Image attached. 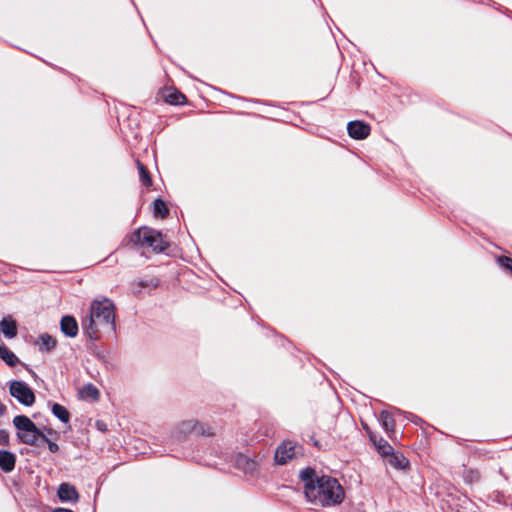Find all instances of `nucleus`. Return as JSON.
Wrapping results in <instances>:
<instances>
[{
	"label": "nucleus",
	"mask_w": 512,
	"mask_h": 512,
	"mask_svg": "<svg viewBox=\"0 0 512 512\" xmlns=\"http://www.w3.org/2000/svg\"><path fill=\"white\" fill-rule=\"evenodd\" d=\"M300 479L306 499L311 503L331 507L342 503L345 497L344 489L337 479L327 475L318 476L312 468L303 469Z\"/></svg>",
	"instance_id": "obj_1"
},
{
	"label": "nucleus",
	"mask_w": 512,
	"mask_h": 512,
	"mask_svg": "<svg viewBox=\"0 0 512 512\" xmlns=\"http://www.w3.org/2000/svg\"><path fill=\"white\" fill-rule=\"evenodd\" d=\"M115 317V305L110 299H95L89 314L82 320V329L90 339H97L100 329L115 332Z\"/></svg>",
	"instance_id": "obj_2"
},
{
	"label": "nucleus",
	"mask_w": 512,
	"mask_h": 512,
	"mask_svg": "<svg viewBox=\"0 0 512 512\" xmlns=\"http://www.w3.org/2000/svg\"><path fill=\"white\" fill-rule=\"evenodd\" d=\"M128 242L138 248H150L155 253H161L169 246L161 232L146 226L133 232Z\"/></svg>",
	"instance_id": "obj_3"
},
{
	"label": "nucleus",
	"mask_w": 512,
	"mask_h": 512,
	"mask_svg": "<svg viewBox=\"0 0 512 512\" xmlns=\"http://www.w3.org/2000/svg\"><path fill=\"white\" fill-rule=\"evenodd\" d=\"M13 424L17 429V438L19 442L29 445L36 446L38 441L41 440V432L35 423L25 415H17L13 419Z\"/></svg>",
	"instance_id": "obj_4"
},
{
	"label": "nucleus",
	"mask_w": 512,
	"mask_h": 512,
	"mask_svg": "<svg viewBox=\"0 0 512 512\" xmlns=\"http://www.w3.org/2000/svg\"><path fill=\"white\" fill-rule=\"evenodd\" d=\"M9 392L12 397L25 406H32L35 402L33 390L23 381H11L9 383Z\"/></svg>",
	"instance_id": "obj_5"
},
{
	"label": "nucleus",
	"mask_w": 512,
	"mask_h": 512,
	"mask_svg": "<svg viewBox=\"0 0 512 512\" xmlns=\"http://www.w3.org/2000/svg\"><path fill=\"white\" fill-rule=\"evenodd\" d=\"M194 430L195 420L182 421L172 430L170 438L173 442H180L194 433Z\"/></svg>",
	"instance_id": "obj_6"
},
{
	"label": "nucleus",
	"mask_w": 512,
	"mask_h": 512,
	"mask_svg": "<svg viewBox=\"0 0 512 512\" xmlns=\"http://www.w3.org/2000/svg\"><path fill=\"white\" fill-rule=\"evenodd\" d=\"M370 126L362 121H351L347 125V131L351 138L362 140L370 134Z\"/></svg>",
	"instance_id": "obj_7"
},
{
	"label": "nucleus",
	"mask_w": 512,
	"mask_h": 512,
	"mask_svg": "<svg viewBox=\"0 0 512 512\" xmlns=\"http://www.w3.org/2000/svg\"><path fill=\"white\" fill-rule=\"evenodd\" d=\"M295 455V446L291 442H283L275 452L277 464L284 465Z\"/></svg>",
	"instance_id": "obj_8"
},
{
	"label": "nucleus",
	"mask_w": 512,
	"mask_h": 512,
	"mask_svg": "<svg viewBox=\"0 0 512 512\" xmlns=\"http://www.w3.org/2000/svg\"><path fill=\"white\" fill-rule=\"evenodd\" d=\"M57 495L62 502H77L79 500V493L75 486L70 483H61L58 487Z\"/></svg>",
	"instance_id": "obj_9"
},
{
	"label": "nucleus",
	"mask_w": 512,
	"mask_h": 512,
	"mask_svg": "<svg viewBox=\"0 0 512 512\" xmlns=\"http://www.w3.org/2000/svg\"><path fill=\"white\" fill-rule=\"evenodd\" d=\"M60 328L64 335L74 338L78 334V323L73 316L66 315L60 321Z\"/></svg>",
	"instance_id": "obj_10"
},
{
	"label": "nucleus",
	"mask_w": 512,
	"mask_h": 512,
	"mask_svg": "<svg viewBox=\"0 0 512 512\" xmlns=\"http://www.w3.org/2000/svg\"><path fill=\"white\" fill-rule=\"evenodd\" d=\"M16 464V456L7 450H0V468L3 472L9 473L14 470Z\"/></svg>",
	"instance_id": "obj_11"
},
{
	"label": "nucleus",
	"mask_w": 512,
	"mask_h": 512,
	"mask_svg": "<svg viewBox=\"0 0 512 512\" xmlns=\"http://www.w3.org/2000/svg\"><path fill=\"white\" fill-rule=\"evenodd\" d=\"M40 351L50 352L55 349L57 341L48 333H43L39 336L36 343Z\"/></svg>",
	"instance_id": "obj_12"
},
{
	"label": "nucleus",
	"mask_w": 512,
	"mask_h": 512,
	"mask_svg": "<svg viewBox=\"0 0 512 512\" xmlns=\"http://www.w3.org/2000/svg\"><path fill=\"white\" fill-rule=\"evenodd\" d=\"M380 422L389 437L395 433V420L389 411H382L380 413Z\"/></svg>",
	"instance_id": "obj_13"
},
{
	"label": "nucleus",
	"mask_w": 512,
	"mask_h": 512,
	"mask_svg": "<svg viewBox=\"0 0 512 512\" xmlns=\"http://www.w3.org/2000/svg\"><path fill=\"white\" fill-rule=\"evenodd\" d=\"M0 358L10 367H15L19 358L4 344H0Z\"/></svg>",
	"instance_id": "obj_14"
},
{
	"label": "nucleus",
	"mask_w": 512,
	"mask_h": 512,
	"mask_svg": "<svg viewBox=\"0 0 512 512\" xmlns=\"http://www.w3.org/2000/svg\"><path fill=\"white\" fill-rule=\"evenodd\" d=\"M1 332L8 338H13L17 335V325L13 320L3 319L0 322Z\"/></svg>",
	"instance_id": "obj_15"
},
{
	"label": "nucleus",
	"mask_w": 512,
	"mask_h": 512,
	"mask_svg": "<svg viewBox=\"0 0 512 512\" xmlns=\"http://www.w3.org/2000/svg\"><path fill=\"white\" fill-rule=\"evenodd\" d=\"M370 439L376 445L378 452L382 456H389L394 451L393 447L383 438H379V440H377L375 436H370Z\"/></svg>",
	"instance_id": "obj_16"
},
{
	"label": "nucleus",
	"mask_w": 512,
	"mask_h": 512,
	"mask_svg": "<svg viewBox=\"0 0 512 512\" xmlns=\"http://www.w3.org/2000/svg\"><path fill=\"white\" fill-rule=\"evenodd\" d=\"M51 411L53 415L58 418L61 422L67 423L70 419V414L68 410L61 404L54 403L52 405Z\"/></svg>",
	"instance_id": "obj_17"
},
{
	"label": "nucleus",
	"mask_w": 512,
	"mask_h": 512,
	"mask_svg": "<svg viewBox=\"0 0 512 512\" xmlns=\"http://www.w3.org/2000/svg\"><path fill=\"white\" fill-rule=\"evenodd\" d=\"M389 464L395 468L403 469L408 465V460L400 453H394L389 455Z\"/></svg>",
	"instance_id": "obj_18"
},
{
	"label": "nucleus",
	"mask_w": 512,
	"mask_h": 512,
	"mask_svg": "<svg viewBox=\"0 0 512 512\" xmlns=\"http://www.w3.org/2000/svg\"><path fill=\"white\" fill-rule=\"evenodd\" d=\"M153 207H154V215L156 217H160V218L164 219L168 216L169 209H168L166 203L162 199H160V198L156 199L154 201Z\"/></svg>",
	"instance_id": "obj_19"
},
{
	"label": "nucleus",
	"mask_w": 512,
	"mask_h": 512,
	"mask_svg": "<svg viewBox=\"0 0 512 512\" xmlns=\"http://www.w3.org/2000/svg\"><path fill=\"white\" fill-rule=\"evenodd\" d=\"M81 395L84 399L91 398L97 400L100 396V392L96 386L89 383L82 388Z\"/></svg>",
	"instance_id": "obj_20"
},
{
	"label": "nucleus",
	"mask_w": 512,
	"mask_h": 512,
	"mask_svg": "<svg viewBox=\"0 0 512 512\" xmlns=\"http://www.w3.org/2000/svg\"><path fill=\"white\" fill-rule=\"evenodd\" d=\"M136 164L139 171L140 181L144 186L149 187L152 184V179L150 177L148 170L140 161H137Z\"/></svg>",
	"instance_id": "obj_21"
},
{
	"label": "nucleus",
	"mask_w": 512,
	"mask_h": 512,
	"mask_svg": "<svg viewBox=\"0 0 512 512\" xmlns=\"http://www.w3.org/2000/svg\"><path fill=\"white\" fill-rule=\"evenodd\" d=\"M463 479L468 484L477 483L480 480V473L478 470L465 469L463 472Z\"/></svg>",
	"instance_id": "obj_22"
},
{
	"label": "nucleus",
	"mask_w": 512,
	"mask_h": 512,
	"mask_svg": "<svg viewBox=\"0 0 512 512\" xmlns=\"http://www.w3.org/2000/svg\"><path fill=\"white\" fill-rule=\"evenodd\" d=\"M194 433H196L198 435H202V436L214 435V431L209 425H207L205 423L198 422V421H195Z\"/></svg>",
	"instance_id": "obj_23"
},
{
	"label": "nucleus",
	"mask_w": 512,
	"mask_h": 512,
	"mask_svg": "<svg viewBox=\"0 0 512 512\" xmlns=\"http://www.w3.org/2000/svg\"><path fill=\"white\" fill-rule=\"evenodd\" d=\"M166 100L170 103V104H174V105H177V104H181L184 102L185 100V96L180 93V92H172V93H169L167 96H166Z\"/></svg>",
	"instance_id": "obj_24"
},
{
	"label": "nucleus",
	"mask_w": 512,
	"mask_h": 512,
	"mask_svg": "<svg viewBox=\"0 0 512 512\" xmlns=\"http://www.w3.org/2000/svg\"><path fill=\"white\" fill-rule=\"evenodd\" d=\"M245 463V471L246 472H253L256 469V463L253 460H249L244 456L239 457L238 464Z\"/></svg>",
	"instance_id": "obj_25"
},
{
	"label": "nucleus",
	"mask_w": 512,
	"mask_h": 512,
	"mask_svg": "<svg viewBox=\"0 0 512 512\" xmlns=\"http://www.w3.org/2000/svg\"><path fill=\"white\" fill-rule=\"evenodd\" d=\"M41 441L46 443L51 453H56L59 450L58 444L50 441L45 434L41 435Z\"/></svg>",
	"instance_id": "obj_26"
},
{
	"label": "nucleus",
	"mask_w": 512,
	"mask_h": 512,
	"mask_svg": "<svg viewBox=\"0 0 512 512\" xmlns=\"http://www.w3.org/2000/svg\"><path fill=\"white\" fill-rule=\"evenodd\" d=\"M499 263H500L501 267H503L504 269H506L507 271H509L512 274V259L511 258H509L507 256L500 257Z\"/></svg>",
	"instance_id": "obj_27"
},
{
	"label": "nucleus",
	"mask_w": 512,
	"mask_h": 512,
	"mask_svg": "<svg viewBox=\"0 0 512 512\" xmlns=\"http://www.w3.org/2000/svg\"><path fill=\"white\" fill-rule=\"evenodd\" d=\"M9 432L5 429L0 430V445L8 446L9 445Z\"/></svg>",
	"instance_id": "obj_28"
},
{
	"label": "nucleus",
	"mask_w": 512,
	"mask_h": 512,
	"mask_svg": "<svg viewBox=\"0 0 512 512\" xmlns=\"http://www.w3.org/2000/svg\"><path fill=\"white\" fill-rule=\"evenodd\" d=\"M96 425H97L99 430H101V431H105L106 430V425L103 422L97 421Z\"/></svg>",
	"instance_id": "obj_29"
},
{
	"label": "nucleus",
	"mask_w": 512,
	"mask_h": 512,
	"mask_svg": "<svg viewBox=\"0 0 512 512\" xmlns=\"http://www.w3.org/2000/svg\"><path fill=\"white\" fill-rule=\"evenodd\" d=\"M6 410V406L0 401V417L5 414Z\"/></svg>",
	"instance_id": "obj_30"
},
{
	"label": "nucleus",
	"mask_w": 512,
	"mask_h": 512,
	"mask_svg": "<svg viewBox=\"0 0 512 512\" xmlns=\"http://www.w3.org/2000/svg\"><path fill=\"white\" fill-rule=\"evenodd\" d=\"M54 512H73V511L70 509H66V508H57V509H55Z\"/></svg>",
	"instance_id": "obj_31"
}]
</instances>
